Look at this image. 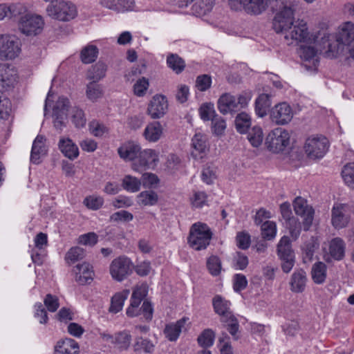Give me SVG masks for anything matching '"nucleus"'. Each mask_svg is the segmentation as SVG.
Returning a JSON list of instances; mask_svg holds the SVG:
<instances>
[{
    "label": "nucleus",
    "mask_w": 354,
    "mask_h": 354,
    "mask_svg": "<svg viewBox=\"0 0 354 354\" xmlns=\"http://www.w3.org/2000/svg\"><path fill=\"white\" fill-rule=\"evenodd\" d=\"M214 310L216 314L221 317L227 316L230 310V302L220 295H216L212 300Z\"/></svg>",
    "instance_id": "obj_33"
},
{
    "label": "nucleus",
    "mask_w": 354,
    "mask_h": 354,
    "mask_svg": "<svg viewBox=\"0 0 354 354\" xmlns=\"http://www.w3.org/2000/svg\"><path fill=\"white\" fill-rule=\"evenodd\" d=\"M149 81L145 77L139 79L133 86V91L136 95L142 97L145 95L149 88Z\"/></svg>",
    "instance_id": "obj_55"
},
{
    "label": "nucleus",
    "mask_w": 354,
    "mask_h": 354,
    "mask_svg": "<svg viewBox=\"0 0 354 354\" xmlns=\"http://www.w3.org/2000/svg\"><path fill=\"white\" fill-rule=\"evenodd\" d=\"M188 320L189 318L184 317L176 322L167 324L163 330L165 337L171 342L176 341Z\"/></svg>",
    "instance_id": "obj_19"
},
{
    "label": "nucleus",
    "mask_w": 354,
    "mask_h": 354,
    "mask_svg": "<svg viewBox=\"0 0 354 354\" xmlns=\"http://www.w3.org/2000/svg\"><path fill=\"white\" fill-rule=\"evenodd\" d=\"M290 142V134L282 128H276L272 131L266 138L269 149L274 153L283 151Z\"/></svg>",
    "instance_id": "obj_9"
},
{
    "label": "nucleus",
    "mask_w": 354,
    "mask_h": 354,
    "mask_svg": "<svg viewBox=\"0 0 354 354\" xmlns=\"http://www.w3.org/2000/svg\"><path fill=\"white\" fill-rule=\"evenodd\" d=\"M215 338V334L212 329H205L198 337V344L203 348L210 347L213 345Z\"/></svg>",
    "instance_id": "obj_44"
},
{
    "label": "nucleus",
    "mask_w": 354,
    "mask_h": 354,
    "mask_svg": "<svg viewBox=\"0 0 354 354\" xmlns=\"http://www.w3.org/2000/svg\"><path fill=\"white\" fill-rule=\"evenodd\" d=\"M270 117L276 124L285 125L292 119L293 111L288 103H279L272 108Z\"/></svg>",
    "instance_id": "obj_13"
},
{
    "label": "nucleus",
    "mask_w": 354,
    "mask_h": 354,
    "mask_svg": "<svg viewBox=\"0 0 354 354\" xmlns=\"http://www.w3.org/2000/svg\"><path fill=\"white\" fill-rule=\"evenodd\" d=\"M277 254L281 261V269L288 273L292 269L295 265V253L292 249L290 238L283 236L277 244Z\"/></svg>",
    "instance_id": "obj_6"
},
{
    "label": "nucleus",
    "mask_w": 354,
    "mask_h": 354,
    "mask_svg": "<svg viewBox=\"0 0 354 354\" xmlns=\"http://www.w3.org/2000/svg\"><path fill=\"white\" fill-rule=\"evenodd\" d=\"M86 94L90 100L93 102L96 101L103 95V89L101 84H97L96 82L91 81L86 85Z\"/></svg>",
    "instance_id": "obj_41"
},
{
    "label": "nucleus",
    "mask_w": 354,
    "mask_h": 354,
    "mask_svg": "<svg viewBox=\"0 0 354 354\" xmlns=\"http://www.w3.org/2000/svg\"><path fill=\"white\" fill-rule=\"evenodd\" d=\"M217 105L218 109L223 115L238 111L236 97L230 93L223 94L218 100Z\"/></svg>",
    "instance_id": "obj_20"
},
{
    "label": "nucleus",
    "mask_w": 354,
    "mask_h": 354,
    "mask_svg": "<svg viewBox=\"0 0 354 354\" xmlns=\"http://www.w3.org/2000/svg\"><path fill=\"white\" fill-rule=\"evenodd\" d=\"M83 203L88 209L97 210L102 206L104 200L100 196H89L84 198Z\"/></svg>",
    "instance_id": "obj_53"
},
{
    "label": "nucleus",
    "mask_w": 354,
    "mask_h": 354,
    "mask_svg": "<svg viewBox=\"0 0 354 354\" xmlns=\"http://www.w3.org/2000/svg\"><path fill=\"white\" fill-rule=\"evenodd\" d=\"M70 106L69 100L64 96L59 97L56 101V103L53 107V115H66Z\"/></svg>",
    "instance_id": "obj_49"
},
{
    "label": "nucleus",
    "mask_w": 354,
    "mask_h": 354,
    "mask_svg": "<svg viewBox=\"0 0 354 354\" xmlns=\"http://www.w3.org/2000/svg\"><path fill=\"white\" fill-rule=\"evenodd\" d=\"M44 22L39 15H25L19 20V28L27 36H35L39 34L44 27Z\"/></svg>",
    "instance_id": "obj_8"
},
{
    "label": "nucleus",
    "mask_w": 354,
    "mask_h": 354,
    "mask_svg": "<svg viewBox=\"0 0 354 354\" xmlns=\"http://www.w3.org/2000/svg\"><path fill=\"white\" fill-rule=\"evenodd\" d=\"M72 122L77 128L84 127L86 123V119L83 110L78 107H73L71 111Z\"/></svg>",
    "instance_id": "obj_48"
},
{
    "label": "nucleus",
    "mask_w": 354,
    "mask_h": 354,
    "mask_svg": "<svg viewBox=\"0 0 354 354\" xmlns=\"http://www.w3.org/2000/svg\"><path fill=\"white\" fill-rule=\"evenodd\" d=\"M106 69V65L104 62H98L88 71L86 79L98 82L105 77Z\"/></svg>",
    "instance_id": "obj_31"
},
{
    "label": "nucleus",
    "mask_w": 354,
    "mask_h": 354,
    "mask_svg": "<svg viewBox=\"0 0 354 354\" xmlns=\"http://www.w3.org/2000/svg\"><path fill=\"white\" fill-rule=\"evenodd\" d=\"M234 124L238 132L245 133L251 126V118L245 112H241L236 116Z\"/></svg>",
    "instance_id": "obj_34"
},
{
    "label": "nucleus",
    "mask_w": 354,
    "mask_h": 354,
    "mask_svg": "<svg viewBox=\"0 0 354 354\" xmlns=\"http://www.w3.org/2000/svg\"><path fill=\"white\" fill-rule=\"evenodd\" d=\"M135 347L136 350L142 349L147 353H151L153 351L154 346L150 340L138 337L136 339Z\"/></svg>",
    "instance_id": "obj_59"
},
{
    "label": "nucleus",
    "mask_w": 354,
    "mask_h": 354,
    "mask_svg": "<svg viewBox=\"0 0 354 354\" xmlns=\"http://www.w3.org/2000/svg\"><path fill=\"white\" fill-rule=\"evenodd\" d=\"M122 186L126 191L134 193L140 190L141 182L136 177L131 175H127L122 179Z\"/></svg>",
    "instance_id": "obj_42"
},
{
    "label": "nucleus",
    "mask_w": 354,
    "mask_h": 354,
    "mask_svg": "<svg viewBox=\"0 0 354 354\" xmlns=\"http://www.w3.org/2000/svg\"><path fill=\"white\" fill-rule=\"evenodd\" d=\"M351 212L348 204H336L332 209L331 222L335 228H343L349 222V212Z\"/></svg>",
    "instance_id": "obj_15"
},
{
    "label": "nucleus",
    "mask_w": 354,
    "mask_h": 354,
    "mask_svg": "<svg viewBox=\"0 0 354 354\" xmlns=\"http://www.w3.org/2000/svg\"><path fill=\"white\" fill-rule=\"evenodd\" d=\"M212 84L211 76L207 74L201 75L197 77L196 86L200 91H205L209 89Z\"/></svg>",
    "instance_id": "obj_54"
},
{
    "label": "nucleus",
    "mask_w": 354,
    "mask_h": 354,
    "mask_svg": "<svg viewBox=\"0 0 354 354\" xmlns=\"http://www.w3.org/2000/svg\"><path fill=\"white\" fill-rule=\"evenodd\" d=\"M137 197L138 203L144 206H152L158 201V194L151 190L142 192Z\"/></svg>",
    "instance_id": "obj_37"
},
{
    "label": "nucleus",
    "mask_w": 354,
    "mask_h": 354,
    "mask_svg": "<svg viewBox=\"0 0 354 354\" xmlns=\"http://www.w3.org/2000/svg\"><path fill=\"white\" fill-rule=\"evenodd\" d=\"M212 233L205 223L198 222L194 223L189 230L187 241L191 248L196 250L205 249L209 244Z\"/></svg>",
    "instance_id": "obj_2"
},
{
    "label": "nucleus",
    "mask_w": 354,
    "mask_h": 354,
    "mask_svg": "<svg viewBox=\"0 0 354 354\" xmlns=\"http://www.w3.org/2000/svg\"><path fill=\"white\" fill-rule=\"evenodd\" d=\"M21 41L14 35H0V59L11 60L19 55Z\"/></svg>",
    "instance_id": "obj_5"
},
{
    "label": "nucleus",
    "mask_w": 354,
    "mask_h": 354,
    "mask_svg": "<svg viewBox=\"0 0 354 354\" xmlns=\"http://www.w3.org/2000/svg\"><path fill=\"white\" fill-rule=\"evenodd\" d=\"M248 285V280L243 274H236L234 276V290L240 292L244 290Z\"/></svg>",
    "instance_id": "obj_62"
},
{
    "label": "nucleus",
    "mask_w": 354,
    "mask_h": 354,
    "mask_svg": "<svg viewBox=\"0 0 354 354\" xmlns=\"http://www.w3.org/2000/svg\"><path fill=\"white\" fill-rule=\"evenodd\" d=\"M141 147L139 145L129 142L124 143L118 149L120 157L125 160H133L138 157Z\"/></svg>",
    "instance_id": "obj_26"
},
{
    "label": "nucleus",
    "mask_w": 354,
    "mask_h": 354,
    "mask_svg": "<svg viewBox=\"0 0 354 354\" xmlns=\"http://www.w3.org/2000/svg\"><path fill=\"white\" fill-rule=\"evenodd\" d=\"M328 142L325 137L309 138L306 140L304 149L312 159L322 158L328 150Z\"/></svg>",
    "instance_id": "obj_10"
},
{
    "label": "nucleus",
    "mask_w": 354,
    "mask_h": 354,
    "mask_svg": "<svg viewBox=\"0 0 354 354\" xmlns=\"http://www.w3.org/2000/svg\"><path fill=\"white\" fill-rule=\"evenodd\" d=\"M98 236L94 232H88L79 236V243L93 246L97 243Z\"/></svg>",
    "instance_id": "obj_58"
},
{
    "label": "nucleus",
    "mask_w": 354,
    "mask_h": 354,
    "mask_svg": "<svg viewBox=\"0 0 354 354\" xmlns=\"http://www.w3.org/2000/svg\"><path fill=\"white\" fill-rule=\"evenodd\" d=\"M262 237L267 240L274 239L277 233V226L274 222L267 221L264 222L261 227Z\"/></svg>",
    "instance_id": "obj_47"
},
{
    "label": "nucleus",
    "mask_w": 354,
    "mask_h": 354,
    "mask_svg": "<svg viewBox=\"0 0 354 354\" xmlns=\"http://www.w3.org/2000/svg\"><path fill=\"white\" fill-rule=\"evenodd\" d=\"M293 207L297 215L302 218V225L304 231H308L312 225L314 218V209L307 204V201L300 197H297L293 201Z\"/></svg>",
    "instance_id": "obj_11"
},
{
    "label": "nucleus",
    "mask_w": 354,
    "mask_h": 354,
    "mask_svg": "<svg viewBox=\"0 0 354 354\" xmlns=\"http://www.w3.org/2000/svg\"><path fill=\"white\" fill-rule=\"evenodd\" d=\"M226 128V123L224 119L218 115L212 120V129L213 132L220 136L223 134Z\"/></svg>",
    "instance_id": "obj_56"
},
{
    "label": "nucleus",
    "mask_w": 354,
    "mask_h": 354,
    "mask_svg": "<svg viewBox=\"0 0 354 354\" xmlns=\"http://www.w3.org/2000/svg\"><path fill=\"white\" fill-rule=\"evenodd\" d=\"M139 163L142 167H149L158 160V156L153 149L141 151L138 155Z\"/></svg>",
    "instance_id": "obj_38"
},
{
    "label": "nucleus",
    "mask_w": 354,
    "mask_h": 354,
    "mask_svg": "<svg viewBox=\"0 0 354 354\" xmlns=\"http://www.w3.org/2000/svg\"><path fill=\"white\" fill-rule=\"evenodd\" d=\"M268 1L269 0H247L244 8L248 12L257 15L266 10Z\"/></svg>",
    "instance_id": "obj_39"
},
{
    "label": "nucleus",
    "mask_w": 354,
    "mask_h": 354,
    "mask_svg": "<svg viewBox=\"0 0 354 354\" xmlns=\"http://www.w3.org/2000/svg\"><path fill=\"white\" fill-rule=\"evenodd\" d=\"M162 127L159 122L148 124L145 129L143 136L149 142H157L162 134Z\"/></svg>",
    "instance_id": "obj_30"
},
{
    "label": "nucleus",
    "mask_w": 354,
    "mask_h": 354,
    "mask_svg": "<svg viewBox=\"0 0 354 354\" xmlns=\"http://www.w3.org/2000/svg\"><path fill=\"white\" fill-rule=\"evenodd\" d=\"M48 15L59 21H69L77 15L75 6L71 1H59L51 3L46 8Z\"/></svg>",
    "instance_id": "obj_4"
},
{
    "label": "nucleus",
    "mask_w": 354,
    "mask_h": 354,
    "mask_svg": "<svg viewBox=\"0 0 354 354\" xmlns=\"http://www.w3.org/2000/svg\"><path fill=\"white\" fill-rule=\"evenodd\" d=\"M306 272L302 269L295 270L291 275L289 283L290 290L297 293L304 292L306 288Z\"/></svg>",
    "instance_id": "obj_22"
},
{
    "label": "nucleus",
    "mask_w": 354,
    "mask_h": 354,
    "mask_svg": "<svg viewBox=\"0 0 354 354\" xmlns=\"http://www.w3.org/2000/svg\"><path fill=\"white\" fill-rule=\"evenodd\" d=\"M58 147L62 153L71 160H74L79 156L77 146L70 138H61Z\"/></svg>",
    "instance_id": "obj_28"
},
{
    "label": "nucleus",
    "mask_w": 354,
    "mask_h": 354,
    "mask_svg": "<svg viewBox=\"0 0 354 354\" xmlns=\"http://www.w3.org/2000/svg\"><path fill=\"white\" fill-rule=\"evenodd\" d=\"M312 278L315 283L321 284L326 278V266L321 261L315 263L311 270Z\"/></svg>",
    "instance_id": "obj_35"
},
{
    "label": "nucleus",
    "mask_w": 354,
    "mask_h": 354,
    "mask_svg": "<svg viewBox=\"0 0 354 354\" xmlns=\"http://www.w3.org/2000/svg\"><path fill=\"white\" fill-rule=\"evenodd\" d=\"M199 114L204 121H212L217 115L214 104L212 103L203 104L199 108Z\"/></svg>",
    "instance_id": "obj_46"
},
{
    "label": "nucleus",
    "mask_w": 354,
    "mask_h": 354,
    "mask_svg": "<svg viewBox=\"0 0 354 354\" xmlns=\"http://www.w3.org/2000/svg\"><path fill=\"white\" fill-rule=\"evenodd\" d=\"M346 244L340 238H334L329 243L328 254L324 255V260L330 263L333 260L340 261L345 255Z\"/></svg>",
    "instance_id": "obj_18"
},
{
    "label": "nucleus",
    "mask_w": 354,
    "mask_h": 354,
    "mask_svg": "<svg viewBox=\"0 0 354 354\" xmlns=\"http://www.w3.org/2000/svg\"><path fill=\"white\" fill-rule=\"evenodd\" d=\"M46 139L44 136L38 135L35 139L30 154V160L35 164L39 162V159L44 156L47 151L45 146Z\"/></svg>",
    "instance_id": "obj_27"
},
{
    "label": "nucleus",
    "mask_w": 354,
    "mask_h": 354,
    "mask_svg": "<svg viewBox=\"0 0 354 354\" xmlns=\"http://www.w3.org/2000/svg\"><path fill=\"white\" fill-rule=\"evenodd\" d=\"M129 294V290L115 294L111 299L109 311L113 313H117L120 311L122 309L124 302L127 299Z\"/></svg>",
    "instance_id": "obj_36"
},
{
    "label": "nucleus",
    "mask_w": 354,
    "mask_h": 354,
    "mask_svg": "<svg viewBox=\"0 0 354 354\" xmlns=\"http://www.w3.org/2000/svg\"><path fill=\"white\" fill-rule=\"evenodd\" d=\"M147 295V290L145 286L136 287L132 293L131 301H137L140 304Z\"/></svg>",
    "instance_id": "obj_60"
},
{
    "label": "nucleus",
    "mask_w": 354,
    "mask_h": 354,
    "mask_svg": "<svg viewBox=\"0 0 354 354\" xmlns=\"http://www.w3.org/2000/svg\"><path fill=\"white\" fill-rule=\"evenodd\" d=\"M192 146L194 151L192 152L195 158H202L208 151L207 139L206 136L200 133H196L192 139Z\"/></svg>",
    "instance_id": "obj_21"
},
{
    "label": "nucleus",
    "mask_w": 354,
    "mask_h": 354,
    "mask_svg": "<svg viewBox=\"0 0 354 354\" xmlns=\"http://www.w3.org/2000/svg\"><path fill=\"white\" fill-rule=\"evenodd\" d=\"M133 218V216L131 213L126 210H121L117 212L113 213L110 216V221L113 222H129L132 221Z\"/></svg>",
    "instance_id": "obj_57"
},
{
    "label": "nucleus",
    "mask_w": 354,
    "mask_h": 354,
    "mask_svg": "<svg viewBox=\"0 0 354 354\" xmlns=\"http://www.w3.org/2000/svg\"><path fill=\"white\" fill-rule=\"evenodd\" d=\"M207 201V194L203 192H196L191 198L192 205L196 208L202 207Z\"/></svg>",
    "instance_id": "obj_61"
},
{
    "label": "nucleus",
    "mask_w": 354,
    "mask_h": 354,
    "mask_svg": "<svg viewBox=\"0 0 354 354\" xmlns=\"http://www.w3.org/2000/svg\"><path fill=\"white\" fill-rule=\"evenodd\" d=\"M220 321L223 326L232 335L234 339H239L238 332L239 328V321L232 312L228 313L227 316L221 317Z\"/></svg>",
    "instance_id": "obj_29"
},
{
    "label": "nucleus",
    "mask_w": 354,
    "mask_h": 354,
    "mask_svg": "<svg viewBox=\"0 0 354 354\" xmlns=\"http://www.w3.org/2000/svg\"><path fill=\"white\" fill-rule=\"evenodd\" d=\"M345 183L354 189V162H350L344 166L342 171Z\"/></svg>",
    "instance_id": "obj_50"
},
{
    "label": "nucleus",
    "mask_w": 354,
    "mask_h": 354,
    "mask_svg": "<svg viewBox=\"0 0 354 354\" xmlns=\"http://www.w3.org/2000/svg\"><path fill=\"white\" fill-rule=\"evenodd\" d=\"M297 4L295 0L281 1L279 10L273 19V28L277 33L284 32L294 24V13Z\"/></svg>",
    "instance_id": "obj_1"
},
{
    "label": "nucleus",
    "mask_w": 354,
    "mask_h": 354,
    "mask_svg": "<svg viewBox=\"0 0 354 354\" xmlns=\"http://www.w3.org/2000/svg\"><path fill=\"white\" fill-rule=\"evenodd\" d=\"M271 105L270 95L262 93L255 100V113L260 117L263 118L267 115L268 109Z\"/></svg>",
    "instance_id": "obj_32"
},
{
    "label": "nucleus",
    "mask_w": 354,
    "mask_h": 354,
    "mask_svg": "<svg viewBox=\"0 0 354 354\" xmlns=\"http://www.w3.org/2000/svg\"><path fill=\"white\" fill-rule=\"evenodd\" d=\"M207 267L212 275H218L221 269V262L219 258L216 256H211L207 261Z\"/></svg>",
    "instance_id": "obj_52"
},
{
    "label": "nucleus",
    "mask_w": 354,
    "mask_h": 354,
    "mask_svg": "<svg viewBox=\"0 0 354 354\" xmlns=\"http://www.w3.org/2000/svg\"><path fill=\"white\" fill-rule=\"evenodd\" d=\"M84 257V250L80 247H74L70 249L66 255V260L68 263H75Z\"/></svg>",
    "instance_id": "obj_51"
},
{
    "label": "nucleus",
    "mask_w": 354,
    "mask_h": 354,
    "mask_svg": "<svg viewBox=\"0 0 354 354\" xmlns=\"http://www.w3.org/2000/svg\"><path fill=\"white\" fill-rule=\"evenodd\" d=\"M284 38L288 41V44L293 41H308L311 40L306 23L304 20H298L290 27L283 34Z\"/></svg>",
    "instance_id": "obj_12"
},
{
    "label": "nucleus",
    "mask_w": 354,
    "mask_h": 354,
    "mask_svg": "<svg viewBox=\"0 0 354 354\" xmlns=\"http://www.w3.org/2000/svg\"><path fill=\"white\" fill-rule=\"evenodd\" d=\"M140 304H138L137 301H131L129 306L127 309V315L129 317H135L142 315L145 321L151 322L153 313L152 304L148 300H145L141 307H140Z\"/></svg>",
    "instance_id": "obj_16"
},
{
    "label": "nucleus",
    "mask_w": 354,
    "mask_h": 354,
    "mask_svg": "<svg viewBox=\"0 0 354 354\" xmlns=\"http://www.w3.org/2000/svg\"><path fill=\"white\" fill-rule=\"evenodd\" d=\"M75 269V279L80 284L84 285L92 281L93 271L89 263L77 264Z\"/></svg>",
    "instance_id": "obj_25"
},
{
    "label": "nucleus",
    "mask_w": 354,
    "mask_h": 354,
    "mask_svg": "<svg viewBox=\"0 0 354 354\" xmlns=\"http://www.w3.org/2000/svg\"><path fill=\"white\" fill-rule=\"evenodd\" d=\"M131 341V336L126 331L119 333L115 337L116 343H118L120 347L124 348H127L129 346Z\"/></svg>",
    "instance_id": "obj_64"
},
{
    "label": "nucleus",
    "mask_w": 354,
    "mask_h": 354,
    "mask_svg": "<svg viewBox=\"0 0 354 354\" xmlns=\"http://www.w3.org/2000/svg\"><path fill=\"white\" fill-rule=\"evenodd\" d=\"M97 55V48L93 45H88L82 50L80 57L84 64H90L95 61Z\"/></svg>",
    "instance_id": "obj_40"
},
{
    "label": "nucleus",
    "mask_w": 354,
    "mask_h": 354,
    "mask_svg": "<svg viewBox=\"0 0 354 354\" xmlns=\"http://www.w3.org/2000/svg\"><path fill=\"white\" fill-rule=\"evenodd\" d=\"M44 302L50 312H55L59 306L58 298L50 294H48L46 296Z\"/></svg>",
    "instance_id": "obj_63"
},
{
    "label": "nucleus",
    "mask_w": 354,
    "mask_h": 354,
    "mask_svg": "<svg viewBox=\"0 0 354 354\" xmlns=\"http://www.w3.org/2000/svg\"><path fill=\"white\" fill-rule=\"evenodd\" d=\"M17 81V72L14 67L8 64H0V91L12 89Z\"/></svg>",
    "instance_id": "obj_17"
},
{
    "label": "nucleus",
    "mask_w": 354,
    "mask_h": 354,
    "mask_svg": "<svg viewBox=\"0 0 354 354\" xmlns=\"http://www.w3.org/2000/svg\"><path fill=\"white\" fill-rule=\"evenodd\" d=\"M336 41L339 44L345 46L354 41V24L351 22L345 23L339 30L336 36Z\"/></svg>",
    "instance_id": "obj_24"
},
{
    "label": "nucleus",
    "mask_w": 354,
    "mask_h": 354,
    "mask_svg": "<svg viewBox=\"0 0 354 354\" xmlns=\"http://www.w3.org/2000/svg\"><path fill=\"white\" fill-rule=\"evenodd\" d=\"M168 110V101L166 96L156 94L150 100L147 113L152 119H158L163 117Z\"/></svg>",
    "instance_id": "obj_14"
},
{
    "label": "nucleus",
    "mask_w": 354,
    "mask_h": 354,
    "mask_svg": "<svg viewBox=\"0 0 354 354\" xmlns=\"http://www.w3.org/2000/svg\"><path fill=\"white\" fill-rule=\"evenodd\" d=\"M167 64L176 73H180L185 67L184 60L178 55L170 54L167 58Z\"/></svg>",
    "instance_id": "obj_43"
},
{
    "label": "nucleus",
    "mask_w": 354,
    "mask_h": 354,
    "mask_svg": "<svg viewBox=\"0 0 354 354\" xmlns=\"http://www.w3.org/2000/svg\"><path fill=\"white\" fill-rule=\"evenodd\" d=\"M249 142L254 147H259L263 142V131L261 127H254L249 131L247 136Z\"/></svg>",
    "instance_id": "obj_45"
},
{
    "label": "nucleus",
    "mask_w": 354,
    "mask_h": 354,
    "mask_svg": "<svg viewBox=\"0 0 354 354\" xmlns=\"http://www.w3.org/2000/svg\"><path fill=\"white\" fill-rule=\"evenodd\" d=\"M133 264L130 259L120 256L112 261L109 271L112 278L117 281H122L133 272Z\"/></svg>",
    "instance_id": "obj_7"
},
{
    "label": "nucleus",
    "mask_w": 354,
    "mask_h": 354,
    "mask_svg": "<svg viewBox=\"0 0 354 354\" xmlns=\"http://www.w3.org/2000/svg\"><path fill=\"white\" fill-rule=\"evenodd\" d=\"M55 354H79L77 342L71 338H66L57 342L55 346Z\"/></svg>",
    "instance_id": "obj_23"
},
{
    "label": "nucleus",
    "mask_w": 354,
    "mask_h": 354,
    "mask_svg": "<svg viewBox=\"0 0 354 354\" xmlns=\"http://www.w3.org/2000/svg\"><path fill=\"white\" fill-rule=\"evenodd\" d=\"M330 35L326 33H324L319 39V36H315L310 41H313L316 45V48L313 46H302L300 48V57L305 61L313 60V64L315 62H317V59H315L317 54L319 51H322L324 49H328L329 51H333L332 44L330 43Z\"/></svg>",
    "instance_id": "obj_3"
}]
</instances>
